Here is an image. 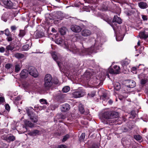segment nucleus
<instances>
[{
  "label": "nucleus",
  "instance_id": "nucleus-54",
  "mask_svg": "<svg viewBox=\"0 0 148 148\" xmlns=\"http://www.w3.org/2000/svg\"><path fill=\"white\" fill-rule=\"evenodd\" d=\"M59 81L57 78H54L53 79V82L56 84H58Z\"/></svg>",
  "mask_w": 148,
  "mask_h": 148
},
{
  "label": "nucleus",
  "instance_id": "nucleus-55",
  "mask_svg": "<svg viewBox=\"0 0 148 148\" xmlns=\"http://www.w3.org/2000/svg\"><path fill=\"white\" fill-rule=\"evenodd\" d=\"M136 70L137 69L135 67H133L132 68V71L134 73H136Z\"/></svg>",
  "mask_w": 148,
  "mask_h": 148
},
{
  "label": "nucleus",
  "instance_id": "nucleus-1",
  "mask_svg": "<svg viewBox=\"0 0 148 148\" xmlns=\"http://www.w3.org/2000/svg\"><path fill=\"white\" fill-rule=\"evenodd\" d=\"M101 38H97L96 40L94 38H91V39H90L95 40V43L94 46L88 48L87 51L90 53L97 52V50L99 49L100 47L102 45V42H101Z\"/></svg>",
  "mask_w": 148,
  "mask_h": 148
},
{
  "label": "nucleus",
  "instance_id": "nucleus-52",
  "mask_svg": "<svg viewBox=\"0 0 148 148\" xmlns=\"http://www.w3.org/2000/svg\"><path fill=\"white\" fill-rule=\"evenodd\" d=\"M142 18L143 21H147L148 20L147 16L144 15H142Z\"/></svg>",
  "mask_w": 148,
  "mask_h": 148
},
{
  "label": "nucleus",
  "instance_id": "nucleus-8",
  "mask_svg": "<svg viewBox=\"0 0 148 148\" xmlns=\"http://www.w3.org/2000/svg\"><path fill=\"white\" fill-rule=\"evenodd\" d=\"M120 68L119 66L117 65H114L113 66V69H110L109 70V71L110 73L117 74H119L120 72Z\"/></svg>",
  "mask_w": 148,
  "mask_h": 148
},
{
  "label": "nucleus",
  "instance_id": "nucleus-49",
  "mask_svg": "<svg viewBox=\"0 0 148 148\" xmlns=\"http://www.w3.org/2000/svg\"><path fill=\"white\" fill-rule=\"evenodd\" d=\"M21 96L19 95L16 97L15 98V100L14 101V103H16V102H17L19 100H21Z\"/></svg>",
  "mask_w": 148,
  "mask_h": 148
},
{
  "label": "nucleus",
  "instance_id": "nucleus-9",
  "mask_svg": "<svg viewBox=\"0 0 148 148\" xmlns=\"http://www.w3.org/2000/svg\"><path fill=\"white\" fill-rule=\"evenodd\" d=\"M79 110L82 114L85 115H88L90 112L89 110H87L85 111L83 106L81 104H80L79 106Z\"/></svg>",
  "mask_w": 148,
  "mask_h": 148
},
{
  "label": "nucleus",
  "instance_id": "nucleus-31",
  "mask_svg": "<svg viewBox=\"0 0 148 148\" xmlns=\"http://www.w3.org/2000/svg\"><path fill=\"white\" fill-rule=\"evenodd\" d=\"M6 49L7 50L6 52L9 51V50L12 51V50L14 51L16 50L14 47L13 45H10L7 46L6 47Z\"/></svg>",
  "mask_w": 148,
  "mask_h": 148
},
{
  "label": "nucleus",
  "instance_id": "nucleus-14",
  "mask_svg": "<svg viewBox=\"0 0 148 148\" xmlns=\"http://www.w3.org/2000/svg\"><path fill=\"white\" fill-rule=\"evenodd\" d=\"M65 118V116L62 114H58L56 116L55 118L56 121L59 120V122H62V121L60 119H64Z\"/></svg>",
  "mask_w": 148,
  "mask_h": 148
},
{
  "label": "nucleus",
  "instance_id": "nucleus-53",
  "mask_svg": "<svg viewBox=\"0 0 148 148\" xmlns=\"http://www.w3.org/2000/svg\"><path fill=\"white\" fill-rule=\"evenodd\" d=\"M119 99L120 100H122L123 99L126 98V96H125L123 95L119 94Z\"/></svg>",
  "mask_w": 148,
  "mask_h": 148
},
{
  "label": "nucleus",
  "instance_id": "nucleus-7",
  "mask_svg": "<svg viewBox=\"0 0 148 148\" xmlns=\"http://www.w3.org/2000/svg\"><path fill=\"white\" fill-rule=\"evenodd\" d=\"M3 3L5 8L8 9H13V4L10 0H3Z\"/></svg>",
  "mask_w": 148,
  "mask_h": 148
},
{
  "label": "nucleus",
  "instance_id": "nucleus-41",
  "mask_svg": "<svg viewBox=\"0 0 148 148\" xmlns=\"http://www.w3.org/2000/svg\"><path fill=\"white\" fill-rule=\"evenodd\" d=\"M39 101L42 104L47 105L48 103L47 102V100L44 99H41Z\"/></svg>",
  "mask_w": 148,
  "mask_h": 148
},
{
  "label": "nucleus",
  "instance_id": "nucleus-3",
  "mask_svg": "<svg viewBox=\"0 0 148 148\" xmlns=\"http://www.w3.org/2000/svg\"><path fill=\"white\" fill-rule=\"evenodd\" d=\"M52 77L51 75L49 74L46 75L44 78L45 83L44 85L46 88H49L52 85Z\"/></svg>",
  "mask_w": 148,
  "mask_h": 148
},
{
  "label": "nucleus",
  "instance_id": "nucleus-26",
  "mask_svg": "<svg viewBox=\"0 0 148 148\" xmlns=\"http://www.w3.org/2000/svg\"><path fill=\"white\" fill-rule=\"evenodd\" d=\"M15 139V137L13 135H11L10 136L8 135L7 142L10 143L11 142H13L14 141Z\"/></svg>",
  "mask_w": 148,
  "mask_h": 148
},
{
  "label": "nucleus",
  "instance_id": "nucleus-58",
  "mask_svg": "<svg viewBox=\"0 0 148 148\" xmlns=\"http://www.w3.org/2000/svg\"><path fill=\"white\" fill-rule=\"evenodd\" d=\"M57 148H67V146L64 145H58Z\"/></svg>",
  "mask_w": 148,
  "mask_h": 148
},
{
  "label": "nucleus",
  "instance_id": "nucleus-56",
  "mask_svg": "<svg viewBox=\"0 0 148 148\" xmlns=\"http://www.w3.org/2000/svg\"><path fill=\"white\" fill-rule=\"evenodd\" d=\"M1 138L3 140H5L7 142L8 141V135L5 136V135H4L3 136H1Z\"/></svg>",
  "mask_w": 148,
  "mask_h": 148
},
{
  "label": "nucleus",
  "instance_id": "nucleus-20",
  "mask_svg": "<svg viewBox=\"0 0 148 148\" xmlns=\"http://www.w3.org/2000/svg\"><path fill=\"white\" fill-rule=\"evenodd\" d=\"M26 112L28 116L31 117V116L34 114L33 111V108L31 107L27 108H26Z\"/></svg>",
  "mask_w": 148,
  "mask_h": 148
},
{
  "label": "nucleus",
  "instance_id": "nucleus-27",
  "mask_svg": "<svg viewBox=\"0 0 148 148\" xmlns=\"http://www.w3.org/2000/svg\"><path fill=\"white\" fill-rule=\"evenodd\" d=\"M64 95L60 94L58 95L56 97V98L58 101L60 102H63L64 101Z\"/></svg>",
  "mask_w": 148,
  "mask_h": 148
},
{
  "label": "nucleus",
  "instance_id": "nucleus-44",
  "mask_svg": "<svg viewBox=\"0 0 148 148\" xmlns=\"http://www.w3.org/2000/svg\"><path fill=\"white\" fill-rule=\"evenodd\" d=\"M121 88L120 84L119 83H118L117 84H115V88L116 90H119L121 89Z\"/></svg>",
  "mask_w": 148,
  "mask_h": 148
},
{
  "label": "nucleus",
  "instance_id": "nucleus-10",
  "mask_svg": "<svg viewBox=\"0 0 148 148\" xmlns=\"http://www.w3.org/2000/svg\"><path fill=\"white\" fill-rule=\"evenodd\" d=\"M71 29L73 32L76 33L80 32L82 30V28L80 26L76 25H71Z\"/></svg>",
  "mask_w": 148,
  "mask_h": 148
},
{
  "label": "nucleus",
  "instance_id": "nucleus-64",
  "mask_svg": "<svg viewBox=\"0 0 148 148\" xmlns=\"http://www.w3.org/2000/svg\"><path fill=\"white\" fill-rule=\"evenodd\" d=\"M5 51V48L3 47H1L0 48V52L1 53Z\"/></svg>",
  "mask_w": 148,
  "mask_h": 148
},
{
  "label": "nucleus",
  "instance_id": "nucleus-35",
  "mask_svg": "<svg viewBox=\"0 0 148 148\" xmlns=\"http://www.w3.org/2000/svg\"><path fill=\"white\" fill-rule=\"evenodd\" d=\"M100 98L103 100H105V99H109V97L108 96L106 93H103L101 96Z\"/></svg>",
  "mask_w": 148,
  "mask_h": 148
},
{
  "label": "nucleus",
  "instance_id": "nucleus-15",
  "mask_svg": "<svg viewBox=\"0 0 148 148\" xmlns=\"http://www.w3.org/2000/svg\"><path fill=\"white\" fill-rule=\"evenodd\" d=\"M4 34L8 37H13V35L11 34L8 29H6L4 31H1L0 34L3 35Z\"/></svg>",
  "mask_w": 148,
  "mask_h": 148
},
{
  "label": "nucleus",
  "instance_id": "nucleus-48",
  "mask_svg": "<svg viewBox=\"0 0 148 148\" xmlns=\"http://www.w3.org/2000/svg\"><path fill=\"white\" fill-rule=\"evenodd\" d=\"M85 133H82L79 138V140L81 141L83 140L85 138Z\"/></svg>",
  "mask_w": 148,
  "mask_h": 148
},
{
  "label": "nucleus",
  "instance_id": "nucleus-30",
  "mask_svg": "<svg viewBox=\"0 0 148 148\" xmlns=\"http://www.w3.org/2000/svg\"><path fill=\"white\" fill-rule=\"evenodd\" d=\"M26 34V32L25 29H20L19 30V34H18V36L20 37H23Z\"/></svg>",
  "mask_w": 148,
  "mask_h": 148
},
{
  "label": "nucleus",
  "instance_id": "nucleus-34",
  "mask_svg": "<svg viewBox=\"0 0 148 148\" xmlns=\"http://www.w3.org/2000/svg\"><path fill=\"white\" fill-rule=\"evenodd\" d=\"M100 145L98 143H93L90 146V148H99Z\"/></svg>",
  "mask_w": 148,
  "mask_h": 148
},
{
  "label": "nucleus",
  "instance_id": "nucleus-17",
  "mask_svg": "<svg viewBox=\"0 0 148 148\" xmlns=\"http://www.w3.org/2000/svg\"><path fill=\"white\" fill-rule=\"evenodd\" d=\"M24 124L25 126V128L28 127H33L34 125V124L31 123V121L27 120H24Z\"/></svg>",
  "mask_w": 148,
  "mask_h": 148
},
{
  "label": "nucleus",
  "instance_id": "nucleus-50",
  "mask_svg": "<svg viewBox=\"0 0 148 148\" xmlns=\"http://www.w3.org/2000/svg\"><path fill=\"white\" fill-rule=\"evenodd\" d=\"M0 148H7V145L5 143H2L0 145Z\"/></svg>",
  "mask_w": 148,
  "mask_h": 148
},
{
  "label": "nucleus",
  "instance_id": "nucleus-38",
  "mask_svg": "<svg viewBox=\"0 0 148 148\" xmlns=\"http://www.w3.org/2000/svg\"><path fill=\"white\" fill-rule=\"evenodd\" d=\"M5 67L6 69H9L10 68H12V69L14 68V67L13 66V65L12 64L10 63H7L6 64L5 66Z\"/></svg>",
  "mask_w": 148,
  "mask_h": 148
},
{
  "label": "nucleus",
  "instance_id": "nucleus-24",
  "mask_svg": "<svg viewBox=\"0 0 148 148\" xmlns=\"http://www.w3.org/2000/svg\"><path fill=\"white\" fill-rule=\"evenodd\" d=\"M17 29V27L16 25H14L10 27V29L12 32H13L12 34L13 35V37H16V34L15 33V31Z\"/></svg>",
  "mask_w": 148,
  "mask_h": 148
},
{
  "label": "nucleus",
  "instance_id": "nucleus-12",
  "mask_svg": "<svg viewBox=\"0 0 148 148\" xmlns=\"http://www.w3.org/2000/svg\"><path fill=\"white\" fill-rule=\"evenodd\" d=\"M28 71L26 69H24L21 71L20 73V77L22 79H25L28 76Z\"/></svg>",
  "mask_w": 148,
  "mask_h": 148
},
{
  "label": "nucleus",
  "instance_id": "nucleus-2",
  "mask_svg": "<svg viewBox=\"0 0 148 148\" xmlns=\"http://www.w3.org/2000/svg\"><path fill=\"white\" fill-rule=\"evenodd\" d=\"M119 116V113L117 112L111 110L106 111L102 114L103 118L110 120L117 118Z\"/></svg>",
  "mask_w": 148,
  "mask_h": 148
},
{
  "label": "nucleus",
  "instance_id": "nucleus-63",
  "mask_svg": "<svg viewBox=\"0 0 148 148\" xmlns=\"http://www.w3.org/2000/svg\"><path fill=\"white\" fill-rule=\"evenodd\" d=\"M123 38H116V40L117 41H119L123 40Z\"/></svg>",
  "mask_w": 148,
  "mask_h": 148
},
{
  "label": "nucleus",
  "instance_id": "nucleus-40",
  "mask_svg": "<svg viewBox=\"0 0 148 148\" xmlns=\"http://www.w3.org/2000/svg\"><path fill=\"white\" fill-rule=\"evenodd\" d=\"M70 89L69 87L66 86L64 87L62 89V91L64 92H68Z\"/></svg>",
  "mask_w": 148,
  "mask_h": 148
},
{
  "label": "nucleus",
  "instance_id": "nucleus-32",
  "mask_svg": "<svg viewBox=\"0 0 148 148\" xmlns=\"http://www.w3.org/2000/svg\"><path fill=\"white\" fill-rule=\"evenodd\" d=\"M15 57L18 59H22L24 58L25 55L22 54L17 53L15 54Z\"/></svg>",
  "mask_w": 148,
  "mask_h": 148
},
{
  "label": "nucleus",
  "instance_id": "nucleus-47",
  "mask_svg": "<svg viewBox=\"0 0 148 148\" xmlns=\"http://www.w3.org/2000/svg\"><path fill=\"white\" fill-rule=\"evenodd\" d=\"M145 74L141 73L138 75V78L141 79H145Z\"/></svg>",
  "mask_w": 148,
  "mask_h": 148
},
{
  "label": "nucleus",
  "instance_id": "nucleus-4",
  "mask_svg": "<svg viewBox=\"0 0 148 148\" xmlns=\"http://www.w3.org/2000/svg\"><path fill=\"white\" fill-rule=\"evenodd\" d=\"M85 94V90L82 88H79L72 93V95L75 98L82 97Z\"/></svg>",
  "mask_w": 148,
  "mask_h": 148
},
{
  "label": "nucleus",
  "instance_id": "nucleus-39",
  "mask_svg": "<svg viewBox=\"0 0 148 148\" xmlns=\"http://www.w3.org/2000/svg\"><path fill=\"white\" fill-rule=\"evenodd\" d=\"M70 138V136L69 134H67L64 136L62 140V142H64Z\"/></svg>",
  "mask_w": 148,
  "mask_h": 148
},
{
  "label": "nucleus",
  "instance_id": "nucleus-59",
  "mask_svg": "<svg viewBox=\"0 0 148 148\" xmlns=\"http://www.w3.org/2000/svg\"><path fill=\"white\" fill-rule=\"evenodd\" d=\"M131 114L132 116L134 118L136 117V114L135 111L133 110L131 112Z\"/></svg>",
  "mask_w": 148,
  "mask_h": 148
},
{
  "label": "nucleus",
  "instance_id": "nucleus-25",
  "mask_svg": "<svg viewBox=\"0 0 148 148\" xmlns=\"http://www.w3.org/2000/svg\"><path fill=\"white\" fill-rule=\"evenodd\" d=\"M67 29L65 27H62L59 30V32L62 35H64L66 34Z\"/></svg>",
  "mask_w": 148,
  "mask_h": 148
},
{
  "label": "nucleus",
  "instance_id": "nucleus-61",
  "mask_svg": "<svg viewBox=\"0 0 148 148\" xmlns=\"http://www.w3.org/2000/svg\"><path fill=\"white\" fill-rule=\"evenodd\" d=\"M128 148H136L135 145L132 144H130L128 146H127Z\"/></svg>",
  "mask_w": 148,
  "mask_h": 148
},
{
  "label": "nucleus",
  "instance_id": "nucleus-37",
  "mask_svg": "<svg viewBox=\"0 0 148 148\" xmlns=\"http://www.w3.org/2000/svg\"><path fill=\"white\" fill-rule=\"evenodd\" d=\"M56 52L55 51L51 53V56L53 59L55 61L58 60V58L56 54Z\"/></svg>",
  "mask_w": 148,
  "mask_h": 148
},
{
  "label": "nucleus",
  "instance_id": "nucleus-46",
  "mask_svg": "<svg viewBox=\"0 0 148 148\" xmlns=\"http://www.w3.org/2000/svg\"><path fill=\"white\" fill-rule=\"evenodd\" d=\"M20 70V66L18 64H16L15 66V72L18 73Z\"/></svg>",
  "mask_w": 148,
  "mask_h": 148
},
{
  "label": "nucleus",
  "instance_id": "nucleus-5",
  "mask_svg": "<svg viewBox=\"0 0 148 148\" xmlns=\"http://www.w3.org/2000/svg\"><path fill=\"white\" fill-rule=\"evenodd\" d=\"M104 20L110 24V25L112 24V23L116 22L119 24H121L122 23V21L120 17H118L117 15H115L112 21L109 18H107L105 19Z\"/></svg>",
  "mask_w": 148,
  "mask_h": 148
},
{
  "label": "nucleus",
  "instance_id": "nucleus-36",
  "mask_svg": "<svg viewBox=\"0 0 148 148\" xmlns=\"http://www.w3.org/2000/svg\"><path fill=\"white\" fill-rule=\"evenodd\" d=\"M44 35V33L41 31L38 32L35 34L36 37H43Z\"/></svg>",
  "mask_w": 148,
  "mask_h": 148
},
{
  "label": "nucleus",
  "instance_id": "nucleus-42",
  "mask_svg": "<svg viewBox=\"0 0 148 148\" xmlns=\"http://www.w3.org/2000/svg\"><path fill=\"white\" fill-rule=\"evenodd\" d=\"M29 46L28 44H26L23 46L22 49L23 50L26 51L28 50L29 49Z\"/></svg>",
  "mask_w": 148,
  "mask_h": 148
},
{
  "label": "nucleus",
  "instance_id": "nucleus-28",
  "mask_svg": "<svg viewBox=\"0 0 148 148\" xmlns=\"http://www.w3.org/2000/svg\"><path fill=\"white\" fill-rule=\"evenodd\" d=\"M40 131L38 130H35L30 132L29 134L32 136H36L38 135Z\"/></svg>",
  "mask_w": 148,
  "mask_h": 148
},
{
  "label": "nucleus",
  "instance_id": "nucleus-22",
  "mask_svg": "<svg viewBox=\"0 0 148 148\" xmlns=\"http://www.w3.org/2000/svg\"><path fill=\"white\" fill-rule=\"evenodd\" d=\"M82 35L84 36H88L91 34V32L90 30L88 29H85L81 32Z\"/></svg>",
  "mask_w": 148,
  "mask_h": 148
},
{
  "label": "nucleus",
  "instance_id": "nucleus-21",
  "mask_svg": "<svg viewBox=\"0 0 148 148\" xmlns=\"http://www.w3.org/2000/svg\"><path fill=\"white\" fill-rule=\"evenodd\" d=\"M139 7L141 9H145L147 8L148 5L146 2H141L138 3Z\"/></svg>",
  "mask_w": 148,
  "mask_h": 148
},
{
  "label": "nucleus",
  "instance_id": "nucleus-43",
  "mask_svg": "<svg viewBox=\"0 0 148 148\" xmlns=\"http://www.w3.org/2000/svg\"><path fill=\"white\" fill-rule=\"evenodd\" d=\"M95 93L96 92L93 91L91 92L90 93H89L88 94V95L90 97H93L95 96Z\"/></svg>",
  "mask_w": 148,
  "mask_h": 148
},
{
  "label": "nucleus",
  "instance_id": "nucleus-23",
  "mask_svg": "<svg viewBox=\"0 0 148 148\" xmlns=\"http://www.w3.org/2000/svg\"><path fill=\"white\" fill-rule=\"evenodd\" d=\"M107 119V120L103 119L102 120V122L104 124H109L111 125H113L112 123L114 122V120H110L108 119Z\"/></svg>",
  "mask_w": 148,
  "mask_h": 148
},
{
  "label": "nucleus",
  "instance_id": "nucleus-11",
  "mask_svg": "<svg viewBox=\"0 0 148 148\" xmlns=\"http://www.w3.org/2000/svg\"><path fill=\"white\" fill-rule=\"evenodd\" d=\"M52 40L55 41V42L58 45L64 44L66 45L64 40L62 39V38H58L56 39H54L56 38H51Z\"/></svg>",
  "mask_w": 148,
  "mask_h": 148
},
{
  "label": "nucleus",
  "instance_id": "nucleus-18",
  "mask_svg": "<svg viewBox=\"0 0 148 148\" xmlns=\"http://www.w3.org/2000/svg\"><path fill=\"white\" fill-rule=\"evenodd\" d=\"M66 49H68V50H69L70 51H72V52L74 53H79L81 51V50L78 49L76 47L74 48H71V49H69V46L67 47L66 46Z\"/></svg>",
  "mask_w": 148,
  "mask_h": 148
},
{
  "label": "nucleus",
  "instance_id": "nucleus-29",
  "mask_svg": "<svg viewBox=\"0 0 148 148\" xmlns=\"http://www.w3.org/2000/svg\"><path fill=\"white\" fill-rule=\"evenodd\" d=\"M137 37H148V34L145 31L140 32Z\"/></svg>",
  "mask_w": 148,
  "mask_h": 148
},
{
  "label": "nucleus",
  "instance_id": "nucleus-45",
  "mask_svg": "<svg viewBox=\"0 0 148 148\" xmlns=\"http://www.w3.org/2000/svg\"><path fill=\"white\" fill-rule=\"evenodd\" d=\"M134 137L135 139L137 140H140L142 138L141 136L139 135H135L134 136Z\"/></svg>",
  "mask_w": 148,
  "mask_h": 148
},
{
  "label": "nucleus",
  "instance_id": "nucleus-62",
  "mask_svg": "<svg viewBox=\"0 0 148 148\" xmlns=\"http://www.w3.org/2000/svg\"><path fill=\"white\" fill-rule=\"evenodd\" d=\"M58 66L60 68H61V62L58 61V60L57 61H56Z\"/></svg>",
  "mask_w": 148,
  "mask_h": 148
},
{
  "label": "nucleus",
  "instance_id": "nucleus-60",
  "mask_svg": "<svg viewBox=\"0 0 148 148\" xmlns=\"http://www.w3.org/2000/svg\"><path fill=\"white\" fill-rule=\"evenodd\" d=\"M5 109L8 111H9L10 110V107L8 104H5Z\"/></svg>",
  "mask_w": 148,
  "mask_h": 148
},
{
  "label": "nucleus",
  "instance_id": "nucleus-51",
  "mask_svg": "<svg viewBox=\"0 0 148 148\" xmlns=\"http://www.w3.org/2000/svg\"><path fill=\"white\" fill-rule=\"evenodd\" d=\"M147 82V79H141L140 84L141 85H144Z\"/></svg>",
  "mask_w": 148,
  "mask_h": 148
},
{
  "label": "nucleus",
  "instance_id": "nucleus-57",
  "mask_svg": "<svg viewBox=\"0 0 148 148\" xmlns=\"http://www.w3.org/2000/svg\"><path fill=\"white\" fill-rule=\"evenodd\" d=\"M34 108H37V109L39 110H41L43 109V108L42 107V106H39L38 105H37V106H35Z\"/></svg>",
  "mask_w": 148,
  "mask_h": 148
},
{
  "label": "nucleus",
  "instance_id": "nucleus-16",
  "mask_svg": "<svg viewBox=\"0 0 148 148\" xmlns=\"http://www.w3.org/2000/svg\"><path fill=\"white\" fill-rule=\"evenodd\" d=\"M70 105L68 103H66L62 105L61 109L62 112H64L68 111L70 109Z\"/></svg>",
  "mask_w": 148,
  "mask_h": 148
},
{
  "label": "nucleus",
  "instance_id": "nucleus-6",
  "mask_svg": "<svg viewBox=\"0 0 148 148\" xmlns=\"http://www.w3.org/2000/svg\"><path fill=\"white\" fill-rule=\"evenodd\" d=\"M28 71L29 74L34 77H37L38 76L37 71L34 67H29L28 68Z\"/></svg>",
  "mask_w": 148,
  "mask_h": 148
},
{
  "label": "nucleus",
  "instance_id": "nucleus-33",
  "mask_svg": "<svg viewBox=\"0 0 148 148\" xmlns=\"http://www.w3.org/2000/svg\"><path fill=\"white\" fill-rule=\"evenodd\" d=\"M130 62V61L129 60L125 59L124 60L122 61L121 64L123 66H124L128 65Z\"/></svg>",
  "mask_w": 148,
  "mask_h": 148
},
{
  "label": "nucleus",
  "instance_id": "nucleus-13",
  "mask_svg": "<svg viewBox=\"0 0 148 148\" xmlns=\"http://www.w3.org/2000/svg\"><path fill=\"white\" fill-rule=\"evenodd\" d=\"M127 81L129 84L128 85L126 86L127 88H132L135 87L136 83L134 80H128Z\"/></svg>",
  "mask_w": 148,
  "mask_h": 148
},
{
  "label": "nucleus",
  "instance_id": "nucleus-19",
  "mask_svg": "<svg viewBox=\"0 0 148 148\" xmlns=\"http://www.w3.org/2000/svg\"><path fill=\"white\" fill-rule=\"evenodd\" d=\"M32 121L34 123H36L38 121V116L35 114L34 113L31 116V117H29Z\"/></svg>",
  "mask_w": 148,
  "mask_h": 148
}]
</instances>
